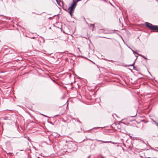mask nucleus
<instances>
[{
  "label": "nucleus",
  "mask_w": 158,
  "mask_h": 158,
  "mask_svg": "<svg viewBox=\"0 0 158 158\" xmlns=\"http://www.w3.org/2000/svg\"><path fill=\"white\" fill-rule=\"evenodd\" d=\"M135 56L136 57V59H135V60H136V59H137V56Z\"/></svg>",
  "instance_id": "obj_14"
},
{
  "label": "nucleus",
  "mask_w": 158,
  "mask_h": 158,
  "mask_svg": "<svg viewBox=\"0 0 158 158\" xmlns=\"http://www.w3.org/2000/svg\"><path fill=\"white\" fill-rule=\"evenodd\" d=\"M135 62H134L132 64L129 65L128 66H132L135 64Z\"/></svg>",
  "instance_id": "obj_8"
},
{
  "label": "nucleus",
  "mask_w": 158,
  "mask_h": 158,
  "mask_svg": "<svg viewBox=\"0 0 158 158\" xmlns=\"http://www.w3.org/2000/svg\"><path fill=\"white\" fill-rule=\"evenodd\" d=\"M41 114L42 115L44 116H45V117H47V116L46 115H44V114Z\"/></svg>",
  "instance_id": "obj_12"
},
{
  "label": "nucleus",
  "mask_w": 158,
  "mask_h": 158,
  "mask_svg": "<svg viewBox=\"0 0 158 158\" xmlns=\"http://www.w3.org/2000/svg\"><path fill=\"white\" fill-rule=\"evenodd\" d=\"M6 153L7 155H10V154H11L12 153H10V152H9V153H7V152H6Z\"/></svg>",
  "instance_id": "obj_10"
},
{
  "label": "nucleus",
  "mask_w": 158,
  "mask_h": 158,
  "mask_svg": "<svg viewBox=\"0 0 158 158\" xmlns=\"http://www.w3.org/2000/svg\"><path fill=\"white\" fill-rule=\"evenodd\" d=\"M152 120V122L156 126H158V123H157L156 121H155L153 119H151Z\"/></svg>",
  "instance_id": "obj_5"
},
{
  "label": "nucleus",
  "mask_w": 158,
  "mask_h": 158,
  "mask_svg": "<svg viewBox=\"0 0 158 158\" xmlns=\"http://www.w3.org/2000/svg\"><path fill=\"white\" fill-rule=\"evenodd\" d=\"M145 24L151 30H158V26L153 25L152 24L148 22H146Z\"/></svg>",
  "instance_id": "obj_2"
},
{
  "label": "nucleus",
  "mask_w": 158,
  "mask_h": 158,
  "mask_svg": "<svg viewBox=\"0 0 158 158\" xmlns=\"http://www.w3.org/2000/svg\"><path fill=\"white\" fill-rule=\"evenodd\" d=\"M81 0H76V1H74V0H73V3L68 8V10H70L69 13L71 16L73 15V14L74 12V10L77 5V2Z\"/></svg>",
  "instance_id": "obj_1"
},
{
  "label": "nucleus",
  "mask_w": 158,
  "mask_h": 158,
  "mask_svg": "<svg viewBox=\"0 0 158 158\" xmlns=\"http://www.w3.org/2000/svg\"><path fill=\"white\" fill-rule=\"evenodd\" d=\"M69 149H74L76 147L75 144L72 141H69L66 144Z\"/></svg>",
  "instance_id": "obj_3"
},
{
  "label": "nucleus",
  "mask_w": 158,
  "mask_h": 158,
  "mask_svg": "<svg viewBox=\"0 0 158 158\" xmlns=\"http://www.w3.org/2000/svg\"><path fill=\"white\" fill-rule=\"evenodd\" d=\"M138 55H139V56H142V57L144 59H145L146 60H147L148 59L147 58H146L144 56L141 55H140V54H138Z\"/></svg>",
  "instance_id": "obj_6"
},
{
  "label": "nucleus",
  "mask_w": 158,
  "mask_h": 158,
  "mask_svg": "<svg viewBox=\"0 0 158 158\" xmlns=\"http://www.w3.org/2000/svg\"><path fill=\"white\" fill-rule=\"evenodd\" d=\"M98 142H101L102 143H110V141H105L102 140H96Z\"/></svg>",
  "instance_id": "obj_4"
},
{
  "label": "nucleus",
  "mask_w": 158,
  "mask_h": 158,
  "mask_svg": "<svg viewBox=\"0 0 158 158\" xmlns=\"http://www.w3.org/2000/svg\"><path fill=\"white\" fill-rule=\"evenodd\" d=\"M56 0V1L57 2V0Z\"/></svg>",
  "instance_id": "obj_15"
},
{
  "label": "nucleus",
  "mask_w": 158,
  "mask_h": 158,
  "mask_svg": "<svg viewBox=\"0 0 158 158\" xmlns=\"http://www.w3.org/2000/svg\"><path fill=\"white\" fill-rule=\"evenodd\" d=\"M135 54H137L138 55V53H136V52H134V51H133V52Z\"/></svg>",
  "instance_id": "obj_11"
},
{
  "label": "nucleus",
  "mask_w": 158,
  "mask_h": 158,
  "mask_svg": "<svg viewBox=\"0 0 158 158\" xmlns=\"http://www.w3.org/2000/svg\"><path fill=\"white\" fill-rule=\"evenodd\" d=\"M136 115V114L135 115L131 116V117H135Z\"/></svg>",
  "instance_id": "obj_13"
},
{
  "label": "nucleus",
  "mask_w": 158,
  "mask_h": 158,
  "mask_svg": "<svg viewBox=\"0 0 158 158\" xmlns=\"http://www.w3.org/2000/svg\"><path fill=\"white\" fill-rule=\"evenodd\" d=\"M90 27H92L94 28V24H90Z\"/></svg>",
  "instance_id": "obj_7"
},
{
  "label": "nucleus",
  "mask_w": 158,
  "mask_h": 158,
  "mask_svg": "<svg viewBox=\"0 0 158 158\" xmlns=\"http://www.w3.org/2000/svg\"><path fill=\"white\" fill-rule=\"evenodd\" d=\"M99 128H100L99 127H97L94 128H93V129H99Z\"/></svg>",
  "instance_id": "obj_9"
}]
</instances>
